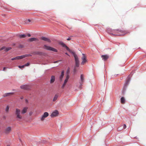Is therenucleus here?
<instances>
[{
  "label": "nucleus",
  "instance_id": "cd10ccee",
  "mask_svg": "<svg viewBox=\"0 0 146 146\" xmlns=\"http://www.w3.org/2000/svg\"><path fill=\"white\" fill-rule=\"evenodd\" d=\"M5 46L2 47V48H0V50H3L4 49H5Z\"/></svg>",
  "mask_w": 146,
  "mask_h": 146
},
{
  "label": "nucleus",
  "instance_id": "393cba45",
  "mask_svg": "<svg viewBox=\"0 0 146 146\" xmlns=\"http://www.w3.org/2000/svg\"><path fill=\"white\" fill-rule=\"evenodd\" d=\"M9 106H7L5 108V111L6 112H7L9 111Z\"/></svg>",
  "mask_w": 146,
  "mask_h": 146
},
{
  "label": "nucleus",
  "instance_id": "79ce46f5",
  "mask_svg": "<svg viewBox=\"0 0 146 146\" xmlns=\"http://www.w3.org/2000/svg\"><path fill=\"white\" fill-rule=\"evenodd\" d=\"M65 54L67 55H68V56H69V54L67 52L65 53Z\"/></svg>",
  "mask_w": 146,
  "mask_h": 146
},
{
  "label": "nucleus",
  "instance_id": "2eb2a0df",
  "mask_svg": "<svg viewBox=\"0 0 146 146\" xmlns=\"http://www.w3.org/2000/svg\"><path fill=\"white\" fill-rule=\"evenodd\" d=\"M29 41L31 42H32L33 41H36V40L38 41V39L37 38H29Z\"/></svg>",
  "mask_w": 146,
  "mask_h": 146
},
{
  "label": "nucleus",
  "instance_id": "a878e982",
  "mask_svg": "<svg viewBox=\"0 0 146 146\" xmlns=\"http://www.w3.org/2000/svg\"><path fill=\"white\" fill-rule=\"evenodd\" d=\"M11 47H7V48H5V50L6 51H8L9 50H11Z\"/></svg>",
  "mask_w": 146,
  "mask_h": 146
},
{
  "label": "nucleus",
  "instance_id": "a19ab883",
  "mask_svg": "<svg viewBox=\"0 0 146 146\" xmlns=\"http://www.w3.org/2000/svg\"><path fill=\"white\" fill-rule=\"evenodd\" d=\"M25 102L26 103H27L28 102V100L27 99H26L25 100Z\"/></svg>",
  "mask_w": 146,
  "mask_h": 146
},
{
  "label": "nucleus",
  "instance_id": "72a5a7b5",
  "mask_svg": "<svg viewBox=\"0 0 146 146\" xmlns=\"http://www.w3.org/2000/svg\"><path fill=\"white\" fill-rule=\"evenodd\" d=\"M69 78V76L68 74H67L66 77V79L68 80Z\"/></svg>",
  "mask_w": 146,
  "mask_h": 146
},
{
  "label": "nucleus",
  "instance_id": "39448f33",
  "mask_svg": "<svg viewBox=\"0 0 146 146\" xmlns=\"http://www.w3.org/2000/svg\"><path fill=\"white\" fill-rule=\"evenodd\" d=\"M44 48L47 50H51L52 51H53L55 52H57V50L56 49L52 48L50 46H47L46 45H44Z\"/></svg>",
  "mask_w": 146,
  "mask_h": 146
},
{
  "label": "nucleus",
  "instance_id": "c03bdc74",
  "mask_svg": "<svg viewBox=\"0 0 146 146\" xmlns=\"http://www.w3.org/2000/svg\"><path fill=\"white\" fill-rule=\"evenodd\" d=\"M58 61H56V62H54V63H56V62H57Z\"/></svg>",
  "mask_w": 146,
  "mask_h": 146
},
{
  "label": "nucleus",
  "instance_id": "0eeeda50",
  "mask_svg": "<svg viewBox=\"0 0 146 146\" xmlns=\"http://www.w3.org/2000/svg\"><path fill=\"white\" fill-rule=\"evenodd\" d=\"M49 115L48 113L47 112H44L43 114L42 115L40 118V119L41 121H44L45 118L47 117Z\"/></svg>",
  "mask_w": 146,
  "mask_h": 146
},
{
  "label": "nucleus",
  "instance_id": "4c0bfd02",
  "mask_svg": "<svg viewBox=\"0 0 146 146\" xmlns=\"http://www.w3.org/2000/svg\"><path fill=\"white\" fill-rule=\"evenodd\" d=\"M27 35L28 36H29V37H30L31 36V35L30 34H29Z\"/></svg>",
  "mask_w": 146,
  "mask_h": 146
},
{
  "label": "nucleus",
  "instance_id": "f257e3e1",
  "mask_svg": "<svg viewBox=\"0 0 146 146\" xmlns=\"http://www.w3.org/2000/svg\"><path fill=\"white\" fill-rule=\"evenodd\" d=\"M15 115L16 118L19 121H21L23 118V116L21 114V110L19 109H16Z\"/></svg>",
  "mask_w": 146,
  "mask_h": 146
},
{
  "label": "nucleus",
  "instance_id": "58836bf2",
  "mask_svg": "<svg viewBox=\"0 0 146 146\" xmlns=\"http://www.w3.org/2000/svg\"><path fill=\"white\" fill-rule=\"evenodd\" d=\"M74 72H75L76 71V70L75 68V67H74Z\"/></svg>",
  "mask_w": 146,
  "mask_h": 146
},
{
  "label": "nucleus",
  "instance_id": "c9c22d12",
  "mask_svg": "<svg viewBox=\"0 0 146 146\" xmlns=\"http://www.w3.org/2000/svg\"><path fill=\"white\" fill-rule=\"evenodd\" d=\"M126 125L125 124H124L123 125V128L124 129H125L126 128Z\"/></svg>",
  "mask_w": 146,
  "mask_h": 146
},
{
  "label": "nucleus",
  "instance_id": "1a4fd4ad",
  "mask_svg": "<svg viewBox=\"0 0 146 146\" xmlns=\"http://www.w3.org/2000/svg\"><path fill=\"white\" fill-rule=\"evenodd\" d=\"M20 88L23 89L28 90L29 89L30 87L29 86L27 85H23L20 86Z\"/></svg>",
  "mask_w": 146,
  "mask_h": 146
},
{
  "label": "nucleus",
  "instance_id": "e433bc0d",
  "mask_svg": "<svg viewBox=\"0 0 146 146\" xmlns=\"http://www.w3.org/2000/svg\"><path fill=\"white\" fill-rule=\"evenodd\" d=\"M67 40H71V38L70 37H69L68 38Z\"/></svg>",
  "mask_w": 146,
  "mask_h": 146
},
{
  "label": "nucleus",
  "instance_id": "7c9ffc66",
  "mask_svg": "<svg viewBox=\"0 0 146 146\" xmlns=\"http://www.w3.org/2000/svg\"><path fill=\"white\" fill-rule=\"evenodd\" d=\"M68 79H65V80H64V83L66 84L68 81Z\"/></svg>",
  "mask_w": 146,
  "mask_h": 146
},
{
  "label": "nucleus",
  "instance_id": "9d476101",
  "mask_svg": "<svg viewBox=\"0 0 146 146\" xmlns=\"http://www.w3.org/2000/svg\"><path fill=\"white\" fill-rule=\"evenodd\" d=\"M28 109V108L27 107H25L24 108L21 110V114H23L26 113L27 112Z\"/></svg>",
  "mask_w": 146,
  "mask_h": 146
},
{
  "label": "nucleus",
  "instance_id": "412c9836",
  "mask_svg": "<svg viewBox=\"0 0 146 146\" xmlns=\"http://www.w3.org/2000/svg\"><path fill=\"white\" fill-rule=\"evenodd\" d=\"M125 99L123 97H122L121 98V103L123 104L125 103Z\"/></svg>",
  "mask_w": 146,
  "mask_h": 146
},
{
  "label": "nucleus",
  "instance_id": "f3484780",
  "mask_svg": "<svg viewBox=\"0 0 146 146\" xmlns=\"http://www.w3.org/2000/svg\"><path fill=\"white\" fill-rule=\"evenodd\" d=\"M80 79H81V82L80 83V84H82L84 82V75L83 74H81L80 76Z\"/></svg>",
  "mask_w": 146,
  "mask_h": 146
},
{
  "label": "nucleus",
  "instance_id": "dca6fc26",
  "mask_svg": "<svg viewBox=\"0 0 146 146\" xmlns=\"http://www.w3.org/2000/svg\"><path fill=\"white\" fill-rule=\"evenodd\" d=\"M22 59L21 57V56H17L15 58H11V60H19V59Z\"/></svg>",
  "mask_w": 146,
  "mask_h": 146
},
{
  "label": "nucleus",
  "instance_id": "7ed1b4c3",
  "mask_svg": "<svg viewBox=\"0 0 146 146\" xmlns=\"http://www.w3.org/2000/svg\"><path fill=\"white\" fill-rule=\"evenodd\" d=\"M72 54L73 55L74 58L75 62V67H78L79 65V61L78 57L76 54L75 52H72Z\"/></svg>",
  "mask_w": 146,
  "mask_h": 146
},
{
  "label": "nucleus",
  "instance_id": "37998d69",
  "mask_svg": "<svg viewBox=\"0 0 146 146\" xmlns=\"http://www.w3.org/2000/svg\"><path fill=\"white\" fill-rule=\"evenodd\" d=\"M23 96L21 97V99H23Z\"/></svg>",
  "mask_w": 146,
  "mask_h": 146
},
{
  "label": "nucleus",
  "instance_id": "5701e85b",
  "mask_svg": "<svg viewBox=\"0 0 146 146\" xmlns=\"http://www.w3.org/2000/svg\"><path fill=\"white\" fill-rule=\"evenodd\" d=\"M65 47L66 49V50L68 51H69V52H71L72 54V52H73L67 46H66Z\"/></svg>",
  "mask_w": 146,
  "mask_h": 146
},
{
  "label": "nucleus",
  "instance_id": "a18cd8bd",
  "mask_svg": "<svg viewBox=\"0 0 146 146\" xmlns=\"http://www.w3.org/2000/svg\"><path fill=\"white\" fill-rule=\"evenodd\" d=\"M7 146H9V145H7Z\"/></svg>",
  "mask_w": 146,
  "mask_h": 146
},
{
  "label": "nucleus",
  "instance_id": "ddd939ff",
  "mask_svg": "<svg viewBox=\"0 0 146 146\" xmlns=\"http://www.w3.org/2000/svg\"><path fill=\"white\" fill-rule=\"evenodd\" d=\"M109 57V56L108 55H102L101 56V57L102 58V59L104 61L107 60L108 58Z\"/></svg>",
  "mask_w": 146,
  "mask_h": 146
},
{
  "label": "nucleus",
  "instance_id": "b1692460",
  "mask_svg": "<svg viewBox=\"0 0 146 146\" xmlns=\"http://www.w3.org/2000/svg\"><path fill=\"white\" fill-rule=\"evenodd\" d=\"M26 36V35L25 34L21 35L19 36L20 38H25V37Z\"/></svg>",
  "mask_w": 146,
  "mask_h": 146
},
{
  "label": "nucleus",
  "instance_id": "4468645a",
  "mask_svg": "<svg viewBox=\"0 0 146 146\" xmlns=\"http://www.w3.org/2000/svg\"><path fill=\"white\" fill-rule=\"evenodd\" d=\"M41 39L43 40L47 41L48 42H50V40L49 39L44 37H42L41 38Z\"/></svg>",
  "mask_w": 146,
  "mask_h": 146
},
{
  "label": "nucleus",
  "instance_id": "ea45409f",
  "mask_svg": "<svg viewBox=\"0 0 146 146\" xmlns=\"http://www.w3.org/2000/svg\"><path fill=\"white\" fill-rule=\"evenodd\" d=\"M6 68L5 67H4L3 68V70L5 71Z\"/></svg>",
  "mask_w": 146,
  "mask_h": 146
},
{
  "label": "nucleus",
  "instance_id": "a211bd4d",
  "mask_svg": "<svg viewBox=\"0 0 146 146\" xmlns=\"http://www.w3.org/2000/svg\"><path fill=\"white\" fill-rule=\"evenodd\" d=\"M14 93L13 92L7 93L5 94L4 95V96H7L10 95H12L14 94Z\"/></svg>",
  "mask_w": 146,
  "mask_h": 146
},
{
  "label": "nucleus",
  "instance_id": "473e14b6",
  "mask_svg": "<svg viewBox=\"0 0 146 146\" xmlns=\"http://www.w3.org/2000/svg\"><path fill=\"white\" fill-rule=\"evenodd\" d=\"M19 67L20 68H24L25 66H24V65H23V66H19Z\"/></svg>",
  "mask_w": 146,
  "mask_h": 146
},
{
  "label": "nucleus",
  "instance_id": "20e7f679",
  "mask_svg": "<svg viewBox=\"0 0 146 146\" xmlns=\"http://www.w3.org/2000/svg\"><path fill=\"white\" fill-rule=\"evenodd\" d=\"M82 62L81 64L82 65L84 64L87 62L86 57L84 54H82V56L81 57Z\"/></svg>",
  "mask_w": 146,
  "mask_h": 146
},
{
  "label": "nucleus",
  "instance_id": "f704fd0d",
  "mask_svg": "<svg viewBox=\"0 0 146 146\" xmlns=\"http://www.w3.org/2000/svg\"><path fill=\"white\" fill-rule=\"evenodd\" d=\"M33 114V112L32 111H30L29 113V115H31Z\"/></svg>",
  "mask_w": 146,
  "mask_h": 146
},
{
  "label": "nucleus",
  "instance_id": "6e6552de",
  "mask_svg": "<svg viewBox=\"0 0 146 146\" xmlns=\"http://www.w3.org/2000/svg\"><path fill=\"white\" fill-rule=\"evenodd\" d=\"M58 114V112L57 110H55L50 115V116L52 117H54L57 116Z\"/></svg>",
  "mask_w": 146,
  "mask_h": 146
},
{
  "label": "nucleus",
  "instance_id": "2f4dec72",
  "mask_svg": "<svg viewBox=\"0 0 146 146\" xmlns=\"http://www.w3.org/2000/svg\"><path fill=\"white\" fill-rule=\"evenodd\" d=\"M66 84L64 83V84H63L62 86V88L63 89L64 88Z\"/></svg>",
  "mask_w": 146,
  "mask_h": 146
},
{
  "label": "nucleus",
  "instance_id": "aec40b11",
  "mask_svg": "<svg viewBox=\"0 0 146 146\" xmlns=\"http://www.w3.org/2000/svg\"><path fill=\"white\" fill-rule=\"evenodd\" d=\"M64 71L63 70L61 72V75L60 76V80H62V78H63L64 75Z\"/></svg>",
  "mask_w": 146,
  "mask_h": 146
},
{
  "label": "nucleus",
  "instance_id": "f8f14e48",
  "mask_svg": "<svg viewBox=\"0 0 146 146\" xmlns=\"http://www.w3.org/2000/svg\"><path fill=\"white\" fill-rule=\"evenodd\" d=\"M59 94L58 93L56 94L54 96L53 99V101L54 102L56 101L59 97Z\"/></svg>",
  "mask_w": 146,
  "mask_h": 146
},
{
  "label": "nucleus",
  "instance_id": "c756f323",
  "mask_svg": "<svg viewBox=\"0 0 146 146\" xmlns=\"http://www.w3.org/2000/svg\"><path fill=\"white\" fill-rule=\"evenodd\" d=\"M69 72H70V68H68L67 70V74H68L69 73Z\"/></svg>",
  "mask_w": 146,
  "mask_h": 146
},
{
  "label": "nucleus",
  "instance_id": "9b49d317",
  "mask_svg": "<svg viewBox=\"0 0 146 146\" xmlns=\"http://www.w3.org/2000/svg\"><path fill=\"white\" fill-rule=\"evenodd\" d=\"M55 78L54 76H51L50 81V83L52 84L55 81Z\"/></svg>",
  "mask_w": 146,
  "mask_h": 146
},
{
  "label": "nucleus",
  "instance_id": "4be33fe9",
  "mask_svg": "<svg viewBox=\"0 0 146 146\" xmlns=\"http://www.w3.org/2000/svg\"><path fill=\"white\" fill-rule=\"evenodd\" d=\"M31 56V55L29 54H25V55H23L22 56H21V59H22V58H24L25 57H27L29 56Z\"/></svg>",
  "mask_w": 146,
  "mask_h": 146
},
{
  "label": "nucleus",
  "instance_id": "bb28decb",
  "mask_svg": "<svg viewBox=\"0 0 146 146\" xmlns=\"http://www.w3.org/2000/svg\"><path fill=\"white\" fill-rule=\"evenodd\" d=\"M60 44L63 47H65V46H66L65 44L63 42H60Z\"/></svg>",
  "mask_w": 146,
  "mask_h": 146
},
{
  "label": "nucleus",
  "instance_id": "f03ea898",
  "mask_svg": "<svg viewBox=\"0 0 146 146\" xmlns=\"http://www.w3.org/2000/svg\"><path fill=\"white\" fill-rule=\"evenodd\" d=\"M107 31L108 32L111 34H113V33H114V35H120V34H118V32H120L121 33H123V31H121V30L119 31L116 30H111V29H108Z\"/></svg>",
  "mask_w": 146,
  "mask_h": 146
},
{
  "label": "nucleus",
  "instance_id": "6ab92c4d",
  "mask_svg": "<svg viewBox=\"0 0 146 146\" xmlns=\"http://www.w3.org/2000/svg\"><path fill=\"white\" fill-rule=\"evenodd\" d=\"M129 80H128L126 82L125 84L124 87L125 88L129 84Z\"/></svg>",
  "mask_w": 146,
  "mask_h": 146
},
{
  "label": "nucleus",
  "instance_id": "c85d7f7f",
  "mask_svg": "<svg viewBox=\"0 0 146 146\" xmlns=\"http://www.w3.org/2000/svg\"><path fill=\"white\" fill-rule=\"evenodd\" d=\"M29 62H28L26 64H25L24 65V66H28L29 65Z\"/></svg>",
  "mask_w": 146,
  "mask_h": 146
},
{
  "label": "nucleus",
  "instance_id": "423d86ee",
  "mask_svg": "<svg viewBox=\"0 0 146 146\" xmlns=\"http://www.w3.org/2000/svg\"><path fill=\"white\" fill-rule=\"evenodd\" d=\"M12 130V128L10 126H8L6 127L4 130L5 133L6 134L9 133Z\"/></svg>",
  "mask_w": 146,
  "mask_h": 146
}]
</instances>
